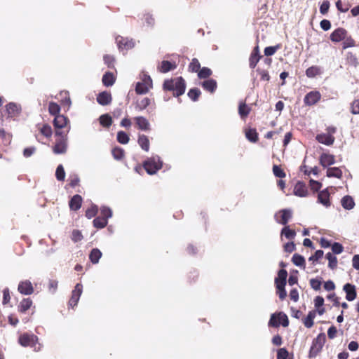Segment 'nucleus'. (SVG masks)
<instances>
[{"mask_svg":"<svg viewBox=\"0 0 359 359\" xmlns=\"http://www.w3.org/2000/svg\"><path fill=\"white\" fill-rule=\"evenodd\" d=\"M163 88L166 91H172L174 97H179L186 90V83L182 76L166 79L163 84Z\"/></svg>","mask_w":359,"mask_h":359,"instance_id":"f257e3e1","label":"nucleus"},{"mask_svg":"<svg viewBox=\"0 0 359 359\" xmlns=\"http://www.w3.org/2000/svg\"><path fill=\"white\" fill-rule=\"evenodd\" d=\"M326 341L325 334L322 332L320 333L316 338L312 341V344L309 352V358H316L322 351L323 347Z\"/></svg>","mask_w":359,"mask_h":359,"instance_id":"f03ea898","label":"nucleus"},{"mask_svg":"<svg viewBox=\"0 0 359 359\" xmlns=\"http://www.w3.org/2000/svg\"><path fill=\"white\" fill-rule=\"evenodd\" d=\"M337 132V128L334 126L327 127L326 133L318 134L316 136V140L320 144L331 146L334 144L335 137L334 134Z\"/></svg>","mask_w":359,"mask_h":359,"instance_id":"7ed1b4c3","label":"nucleus"},{"mask_svg":"<svg viewBox=\"0 0 359 359\" xmlns=\"http://www.w3.org/2000/svg\"><path fill=\"white\" fill-rule=\"evenodd\" d=\"M142 165L149 175H154L161 169L163 163L158 156H153L144 161Z\"/></svg>","mask_w":359,"mask_h":359,"instance_id":"20e7f679","label":"nucleus"},{"mask_svg":"<svg viewBox=\"0 0 359 359\" xmlns=\"http://www.w3.org/2000/svg\"><path fill=\"white\" fill-rule=\"evenodd\" d=\"M69 131V128H67L66 134H62L60 135H55L58 137L54 146L53 147V151L55 154H62L66 153L67 149V133Z\"/></svg>","mask_w":359,"mask_h":359,"instance_id":"39448f33","label":"nucleus"},{"mask_svg":"<svg viewBox=\"0 0 359 359\" xmlns=\"http://www.w3.org/2000/svg\"><path fill=\"white\" fill-rule=\"evenodd\" d=\"M53 124L55 130V135L66 134V133H65L62 130L67 127L70 128L69 118L67 116L62 114L54 117Z\"/></svg>","mask_w":359,"mask_h":359,"instance_id":"423d86ee","label":"nucleus"},{"mask_svg":"<svg viewBox=\"0 0 359 359\" xmlns=\"http://www.w3.org/2000/svg\"><path fill=\"white\" fill-rule=\"evenodd\" d=\"M38 341V337L34 334L24 333L18 338L19 344L24 347H34Z\"/></svg>","mask_w":359,"mask_h":359,"instance_id":"0eeeda50","label":"nucleus"},{"mask_svg":"<svg viewBox=\"0 0 359 359\" xmlns=\"http://www.w3.org/2000/svg\"><path fill=\"white\" fill-rule=\"evenodd\" d=\"M152 88V80L149 76L145 78L142 82H137L135 86V92L138 95L146 94Z\"/></svg>","mask_w":359,"mask_h":359,"instance_id":"6e6552de","label":"nucleus"},{"mask_svg":"<svg viewBox=\"0 0 359 359\" xmlns=\"http://www.w3.org/2000/svg\"><path fill=\"white\" fill-rule=\"evenodd\" d=\"M321 99V94L318 90H313L308 93L304 98V103L306 106H313L317 104Z\"/></svg>","mask_w":359,"mask_h":359,"instance_id":"1a4fd4ad","label":"nucleus"},{"mask_svg":"<svg viewBox=\"0 0 359 359\" xmlns=\"http://www.w3.org/2000/svg\"><path fill=\"white\" fill-rule=\"evenodd\" d=\"M83 292V285L81 283H77L72 292V296L69 301V306L72 309L76 306L79 302L80 297Z\"/></svg>","mask_w":359,"mask_h":359,"instance_id":"9d476101","label":"nucleus"},{"mask_svg":"<svg viewBox=\"0 0 359 359\" xmlns=\"http://www.w3.org/2000/svg\"><path fill=\"white\" fill-rule=\"evenodd\" d=\"M292 212L289 209L280 210L276 215V221L283 225L286 226L290 219L292 218Z\"/></svg>","mask_w":359,"mask_h":359,"instance_id":"9b49d317","label":"nucleus"},{"mask_svg":"<svg viewBox=\"0 0 359 359\" xmlns=\"http://www.w3.org/2000/svg\"><path fill=\"white\" fill-rule=\"evenodd\" d=\"M116 41L118 49L121 50H128L135 46V43L133 39H129L121 36L116 38Z\"/></svg>","mask_w":359,"mask_h":359,"instance_id":"f8f14e48","label":"nucleus"},{"mask_svg":"<svg viewBox=\"0 0 359 359\" xmlns=\"http://www.w3.org/2000/svg\"><path fill=\"white\" fill-rule=\"evenodd\" d=\"M136 128L142 131L151 130V125L147 118L142 116H135L133 118Z\"/></svg>","mask_w":359,"mask_h":359,"instance_id":"ddd939ff","label":"nucleus"},{"mask_svg":"<svg viewBox=\"0 0 359 359\" xmlns=\"http://www.w3.org/2000/svg\"><path fill=\"white\" fill-rule=\"evenodd\" d=\"M36 128L39 132L36 134V137L39 138V135H41L46 138L51 137L53 135V130L51 126L48 123H39L36 125Z\"/></svg>","mask_w":359,"mask_h":359,"instance_id":"4468645a","label":"nucleus"},{"mask_svg":"<svg viewBox=\"0 0 359 359\" xmlns=\"http://www.w3.org/2000/svg\"><path fill=\"white\" fill-rule=\"evenodd\" d=\"M347 34L348 32L344 28L339 27L331 33L330 39L332 42L338 43L342 41Z\"/></svg>","mask_w":359,"mask_h":359,"instance_id":"2eb2a0df","label":"nucleus"},{"mask_svg":"<svg viewBox=\"0 0 359 359\" xmlns=\"http://www.w3.org/2000/svg\"><path fill=\"white\" fill-rule=\"evenodd\" d=\"M18 290L20 293L25 295H30L34 292L33 285L28 280L20 282Z\"/></svg>","mask_w":359,"mask_h":359,"instance_id":"dca6fc26","label":"nucleus"},{"mask_svg":"<svg viewBox=\"0 0 359 359\" xmlns=\"http://www.w3.org/2000/svg\"><path fill=\"white\" fill-rule=\"evenodd\" d=\"M343 290L346 293V299L349 301H353L357 297L355 286L351 283H346L344 285Z\"/></svg>","mask_w":359,"mask_h":359,"instance_id":"f3484780","label":"nucleus"},{"mask_svg":"<svg viewBox=\"0 0 359 359\" xmlns=\"http://www.w3.org/2000/svg\"><path fill=\"white\" fill-rule=\"evenodd\" d=\"M294 194L299 197H306L308 195L306 184L302 181H298L294 187Z\"/></svg>","mask_w":359,"mask_h":359,"instance_id":"a211bd4d","label":"nucleus"},{"mask_svg":"<svg viewBox=\"0 0 359 359\" xmlns=\"http://www.w3.org/2000/svg\"><path fill=\"white\" fill-rule=\"evenodd\" d=\"M262 56L259 54V46H255L249 58V66L250 68L254 69L257 63L259 62V60L261 59Z\"/></svg>","mask_w":359,"mask_h":359,"instance_id":"6ab92c4d","label":"nucleus"},{"mask_svg":"<svg viewBox=\"0 0 359 359\" xmlns=\"http://www.w3.org/2000/svg\"><path fill=\"white\" fill-rule=\"evenodd\" d=\"M318 202L323 205L325 208L330 207L331 202L330 200V193L327 189L318 193Z\"/></svg>","mask_w":359,"mask_h":359,"instance_id":"aec40b11","label":"nucleus"},{"mask_svg":"<svg viewBox=\"0 0 359 359\" xmlns=\"http://www.w3.org/2000/svg\"><path fill=\"white\" fill-rule=\"evenodd\" d=\"M112 101V97L109 92L103 91L97 96V102L102 106L109 104Z\"/></svg>","mask_w":359,"mask_h":359,"instance_id":"412c9836","label":"nucleus"},{"mask_svg":"<svg viewBox=\"0 0 359 359\" xmlns=\"http://www.w3.org/2000/svg\"><path fill=\"white\" fill-rule=\"evenodd\" d=\"M5 111L8 117H15L20 113L21 108L20 105L13 102H10L6 105Z\"/></svg>","mask_w":359,"mask_h":359,"instance_id":"4be33fe9","label":"nucleus"},{"mask_svg":"<svg viewBox=\"0 0 359 359\" xmlns=\"http://www.w3.org/2000/svg\"><path fill=\"white\" fill-rule=\"evenodd\" d=\"M83 198L79 195H74L69 201V208L72 210L77 211L79 210L82 205Z\"/></svg>","mask_w":359,"mask_h":359,"instance_id":"5701e85b","label":"nucleus"},{"mask_svg":"<svg viewBox=\"0 0 359 359\" xmlns=\"http://www.w3.org/2000/svg\"><path fill=\"white\" fill-rule=\"evenodd\" d=\"M177 65L175 62L163 60L158 66V70L161 73H167L171 70L176 69Z\"/></svg>","mask_w":359,"mask_h":359,"instance_id":"b1692460","label":"nucleus"},{"mask_svg":"<svg viewBox=\"0 0 359 359\" xmlns=\"http://www.w3.org/2000/svg\"><path fill=\"white\" fill-rule=\"evenodd\" d=\"M334 163V156L332 154L323 153L320 156V163L324 168H326L328 165H331Z\"/></svg>","mask_w":359,"mask_h":359,"instance_id":"393cba45","label":"nucleus"},{"mask_svg":"<svg viewBox=\"0 0 359 359\" xmlns=\"http://www.w3.org/2000/svg\"><path fill=\"white\" fill-rule=\"evenodd\" d=\"M151 103V100L150 98L146 97L140 99H137L135 102V108L137 111H143L148 106H149Z\"/></svg>","mask_w":359,"mask_h":359,"instance_id":"a878e982","label":"nucleus"},{"mask_svg":"<svg viewBox=\"0 0 359 359\" xmlns=\"http://www.w3.org/2000/svg\"><path fill=\"white\" fill-rule=\"evenodd\" d=\"M33 305V302L30 298H24L18 306V311L20 313H25Z\"/></svg>","mask_w":359,"mask_h":359,"instance_id":"bb28decb","label":"nucleus"},{"mask_svg":"<svg viewBox=\"0 0 359 359\" xmlns=\"http://www.w3.org/2000/svg\"><path fill=\"white\" fill-rule=\"evenodd\" d=\"M201 86L204 90L213 93L217 89V81L212 79H209L201 83Z\"/></svg>","mask_w":359,"mask_h":359,"instance_id":"cd10ccee","label":"nucleus"},{"mask_svg":"<svg viewBox=\"0 0 359 359\" xmlns=\"http://www.w3.org/2000/svg\"><path fill=\"white\" fill-rule=\"evenodd\" d=\"M287 272L285 269H280L278 272V276L275 278V285H285L287 283Z\"/></svg>","mask_w":359,"mask_h":359,"instance_id":"c85d7f7f","label":"nucleus"},{"mask_svg":"<svg viewBox=\"0 0 359 359\" xmlns=\"http://www.w3.org/2000/svg\"><path fill=\"white\" fill-rule=\"evenodd\" d=\"M137 143L140 147L145 151H149L150 148V142L149 137L144 135L141 134L138 135Z\"/></svg>","mask_w":359,"mask_h":359,"instance_id":"c756f323","label":"nucleus"},{"mask_svg":"<svg viewBox=\"0 0 359 359\" xmlns=\"http://www.w3.org/2000/svg\"><path fill=\"white\" fill-rule=\"evenodd\" d=\"M341 203L342 207L346 210H351L355 206V202L350 196H345L341 198Z\"/></svg>","mask_w":359,"mask_h":359,"instance_id":"7c9ffc66","label":"nucleus"},{"mask_svg":"<svg viewBox=\"0 0 359 359\" xmlns=\"http://www.w3.org/2000/svg\"><path fill=\"white\" fill-rule=\"evenodd\" d=\"M251 111L245 102H241L238 106V114L243 120H245Z\"/></svg>","mask_w":359,"mask_h":359,"instance_id":"2f4dec72","label":"nucleus"},{"mask_svg":"<svg viewBox=\"0 0 359 359\" xmlns=\"http://www.w3.org/2000/svg\"><path fill=\"white\" fill-rule=\"evenodd\" d=\"M115 77L113 73L106 72L102 76V83L104 86L109 87L111 86L115 82Z\"/></svg>","mask_w":359,"mask_h":359,"instance_id":"473e14b6","label":"nucleus"},{"mask_svg":"<svg viewBox=\"0 0 359 359\" xmlns=\"http://www.w3.org/2000/svg\"><path fill=\"white\" fill-rule=\"evenodd\" d=\"M316 317V311H311L309 312L307 316L303 319V323L304 326L307 328H311L314 323L313 320Z\"/></svg>","mask_w":359,"mask_h":359,"instance_id":"72a5a7b5","label":"nucleus"},{"mask_svg":"<svg viewBox=\"0 0 359 359\" xmlns=\"http://www.w3.org/2000/svg\"><path fill=\"white\" fill-rule=\"evenodd\" d=\"M102 255V254L99 249L93 248L90 252L89 259L93 264H95L99 262Z\"/></svg>","mask_w":359,"mask_h":359,"instance_id":"f704fd0d","label":"nucleus"},{"mask_svg":"<svg viewBox=\"0 0 359 359\" xmlns=\"http://www.w3.org/2000/svg\"><path fill=\"white\" fill-rule=\"evenodd\" d=\"M327 176L328 177H336L341 179L342 177V171L337 167L330 168L327 170Z\"/></svg>","mask_w":359,"mask_h":359,"instance_id":"c9c22d12","label":"nucleus"},{"mask_svg":"<svg viewBox=\"0 0 359 359\" xmlns=\"http://www.w3.org/2000/svg\"><path fill=\"white\" fill-rule=\"evenodd\" d=\"M245 137L251 142H257L258 141V133L255 128L246 130Z\"/></svg>","mask_w":359,"mask_h":359,"instance_id":"e433bc0d","label":"nucleus"},{"mask_svg":"<svg viewBox=\"0 0 359 359\" xmlns=\"http://www.w3.org/2000/svg\"><path fill=\"white\" fill-rule=\"evenodd\" d=\"M280 235L281 236H284L287 239L292 240L296 236V231L294 229H290L289 226H285L281 230Z\"/></svg>","mask_w":359,"mask_h":359,"instance_id":"4c0bfd02","label":"nucleus"},{"mask_svg":"<svg viewBox=\"0 0 359 359\" xmlns=\"http://www.w3.org/2000/svg\"><path fill=\"white\" fill-rule=\"evenodd\" d=\"M100 123L104 128H109L112 123V118L108 114H102L99 118Z\"/></svg>","mask_w":359,"mask_h":359,"instance_id":"58836bf2","label":"nucleus"},{"mask_svg":"<svg viewBox=\"0 0 359 359\" xmlns=\"http://www.w3.org/2000/svg\"><path fill=\"white\" fill-rule=\"evenodd\" d=\"M60 106L57 103L54 102H49L48 112L50 115L54 116L55 117L60 115Z\"/></svg>","mask_w":359,"mask_h":359,"instance_id":"ea45409f","label":"nucleus"},{"mask_svg":"<svg viewBox=\"0 0 359 359\" xmlns=\"http://www.w3.org/2000/svg\"><path fill=\"white\" fill-rule=\"evenodd\" d=\"M93 223L94 227L97 229H103L107 225L108 220H107L104 217L99 216L93 219Z\"/></svg>","mask_w":359,"mask_h":359,"instance_id":"a19ab883","label":"nucleus"},{"mask_svg":"<svg viewBox=\"0 0 359 359\" xmlns=\"http://www.w3.org/2000/svg\"><path fill=\"white\" fill-rule=\"evenodd\" d=\"M346 62L349 65L353 66L354 67H356L359 64L356 55L353 54L352 52L347 53Z\"/></svg>","mask_w":359,"mask_h":359,"instance_id":"79ce46f5","label":"nucleus"},{"mask_svg":"<svg viewBox=\"0 0 359 359\" xmlns=\"http://www.w3.org/2000/svg\"><path fill=\"white\" fill-rule=\"evenodd\" d=\"M321 71L319 67L318 66H312L309 67L306 70V75L309 78H313L315 77L317 75H319L320 74Z\"/></svg>","mask_w":359,"mask_h":359,"instance_id":"37998d69","label":"nucleus"},{"mask_svg":"<svg viewBox=\"0 0 359 359\" xmlns=\"http://www.w3.org/2000/svg\"><path fill=\"white\" fill-rule=\"evenodd\" d=\"M97 212H98L97 205H96L95 204H92L90 205V207L87 208V210H86L85 215L88 219H91V218L95 217V215L97 214Z\"/></svg>","mask_w":359,"mask_h":359,"instance_id":"c03bdc74","label":"nucleus"},{"mask_svg":"<svg viewBox=\"0 0 359 359\" xmlns=\"http://www.w3.org/2000/svg\"><path fill=\"white\" fill-rule=\"evenodd\" d=\"M292 261L293 264L297 266H303L305 267V259L303 256L299 254H294L292 256Z\"/></svg>","mask_w":359,"mask_h":359,"instance_id":"a18cd8bd","label":"nucleus"},{"mask_svg":"<svg viewBox=\"0 0 359 359\" xmlns=\"http://www.w3.org/2000/svg\"><path fill=\"white\" fill-rule=\"evenodd\" d=\"M201 94V92L198 88H194L189 90L187 95L192 101L196 102L198 100Z\"/></svg>","mask_w":359,"mask_h":359,"instance_id":"49530a36","label":"nucleus"},{"mask_svg":"<svg viewBox=\"0 0 359 359\" xmlns=\"http://www.w3.org/2000/svg\"><path fill=\"white\" fill-rule=\"evenodd\" d=\"M111 154L116 160L119 161L123 158L125 151L122 148L116 147L112 149Z\"/></svg>","mask_w":359,"mask_h":359,"instance_id":"de8ad7c7","label":"nucleus"},{"mask_svg":"<svg viewBox=\"0 0 359 359\" xmlns=\"http://www.w3.org/2000/svg\"><path fill=\"white\" fill-rule=\"evenodd\" d=\"M355 46V41L351 36H346V38L343 40L342 48L346 49Z\"/></svg>","mask_w":359,"mask_h":359,"instance_id":"09e8293b","label":"nucleus"},{"mask_svg":"<svg viewBox=\"0 0 359 359\" xmlns=\"http://www.w3.org/2000/svg\"><path fill=\"white\" fill-rule=\"evenodd\" d=\"M130 140L128 135L124 131H118L117 133V141L123 144L128 143Z\"/></svg>","mask_w":359,"mask_h":359,"instance_id":"8fccbe9b","label":"nucleus"},{"mask_svg":"<svg viewBox=\"0 0 359 359\" xmlns=\"http://www.w3.org/2000/svg\"><path fill=\"white\" fill-rule=\"evenodd\" d=\"M103 60L104 62V64L111 69L114 68V63H115V57L109 54H106L103 56Z\"/></svg>","mask_w":359,"mask_h":359,"instance_id":"3c124183","label":"nucleus"},{"mask_svg":"<svg viewBox=\"0 0 359 359\" xmlns=\"http://www.w3.org/2000/svg\"><path fill=\"white\" fill-rule=\"evenodd\" d=\"M212 70L208 67H203L198 72V76L199 79H207L212 75Z\"/></svg>","mask_w":359,"mask_h":359,"instance_id":"603ef678","label":"nucleus"},{"mask_svg":"<svg viewBox=\"0 0 359 359\" xmlns=\"http://www.w3.org/2000/svg\"><path fill=\"white\" fill-rule=\"evenodd\" d=\"M201 69V64L198 59L194 58L189 65V71L191 72H198Z\"/></svg>","mask_w":359,"mask_h":359,"instance_id":"864d4df0","label":"nucleus"},{"mask_svg":"<svg viewBox=\"0 0 359 359\" xmlns=\"http://www.w3.org/2000/svg\"><path fill=\"white\" fill-rule=\"evenodd\" d=\"M281 48V44L278 43L274 46H268L264 48V55L266 56H271L275 54V53Z\"/></svg>","mask_w":359,"mask_h":359,"instance_id":"5fc2aeb1","label":"nucleus"},{"mask_svg":"<svg viewBox=\"0 0 359 359\" xmlns=\"http://www.w3.org/2000/svg\"><path fill=\"white\" fill-rule=\"evenodd\" d=\"M60 95L63 96V98L61 100V104L63 106H67V109H69L71 106V103H72L69 93L67 91L61 92Z\"/></svg>","mask_w":359,"mask_h":359,"instance_id":"6e6d98bb","label":"nucleus"},{"mask_svg":"<svg viewBox=\"0 0 359 359\" xmlns=\"http://www.w3.org/2000/svg\"><path fill=\"white\" fill-rule=\"evenodd\" d=\"M273 175L279 178H284L286 176L285 171L281 168L280 165H274L273 166Z\"/></svg>","mask_w":359,"mask_h":359,"instance_id":"4d7b16f0","label":"nucleus"},{"mask_svg":"<svg viewBox=\"0 0 359 359\" xmlns=\"http://www.w3.org/2000/svg\"><path fill=\"white\" fill-rule=\"evenodd\" d=\"M55 177L58 181H64L65 178V172L62 165H59L55 171Z\"/></svg>","mask_w":359,"mask_h":359,"instance_id":"13d9d810","label":"nucleus"},{"mask_svg":"<svg viewBox=\"0 0 359 359\" xmlns=\"http://www.w3.org/2000/svg\"><path fill=\"white\" fill-rule=\"evenodd\" d=\"M83 238L82 233L78 229H74L72 232L71 239L73 242L77 243Z\"/></svg>","mask_w":359,"mask_h":359,"instance_id":"bf43d9fd","label":"nucleus"},{"mask_svg":"<svg viewBox=\"0 0 359 359\" xmlns=\"http://www.w3.org/2000/svg\"><path fill=\"white\" fill-rule=\"evenodd\" d=\"M277 315V319L278 322H280V325H282L283 327H287L289 325L288 318L286 314L280 312Z\"/></svg>","mask_w":359,"mask_h":359,"instance_id":"052dcab7","label":"nucleus"},{"mask_svg":"<svg viewBox=\"0 0 359 359\" xmlns=\"http://www.w3.org/2000/svg\"><path fill=\"white\" fill-rule=\"evenodd\" d=\"M351 112L352 114H359V98L355 99L351 103Z\"/></svg>","mask_w":359,"mask_h":359,"instance_id":"680f3d73","label":"nucleus"},{"mask_svg":"<svg viewBox=\"0 0 359 359\" xmlns=\"http://www.w3.org/2000/svg\"><path fill=\"white\" fill-rule=\"evenodd\" d=\"M100 214L101 217L106 218L107 220H108V219L112 216L111 210L109 208L105 206H102L101 208Z\"/></svg>","mask_w":359,"mask_h":359,"instance_id":"e2e57ef3","label":"nucleus"},{"mask_svg":"<svg viewBox=\"0 0 359 359\" xmlns=\"http://www.w3.org/2000/svg\"><path fill=\"white\" fill-rule=\"evenodd\" d=\"M310 285L312 289L316 291H318L320 290L322 282L318 278H312L310 280Z\"/></svg>","mask_w":359,"mask_h":359,"instance_id":"0e129e2a","label":"nucleus"},{"mask_svg":"<svg viewBox=\"0 0 359 359\" xmlns=\"http://www.w3.org/2000/svg\"><path fill=\"white\" fill-rule=\"evenodd\" d=\"M336 7L339 11L341 13H346L349 10L350 5L348 4L344 5L341 0H338L336 2Z\"/></svg>","mask_w":359,"mask_h":359,"instance_id":"69168bd1","label":"nucleus"},{"mask_svg":"<svg viewBox=\"0 0 359 359\" xmlns=\"http://www.w3.org/2000/svg\"><path fill=\"white\" fill-rule=\"evenodd\" d=\"M58 281L57 280L51 279L48 282V290L51 293H55L57 289Z\"/></svg>","mask_w":359,"mask_h":359,"instance_id":"338daca9","label":"nucleus"},{"mask_svg":"<svg viewBox=\"0 0 359 359\" xmlns=\"http://www.w3.org/2000/svg\"><path fill=\"white\" fill-rule=\"evenodd\" d=\"M332 250L334 254H340L343 252L344 247L341 243L335 242L332 245Z\"/></svg>","mask_w":359,"mask_h":359,"instance_id":"774afa93","label":"nucleus"}]
</instances>
